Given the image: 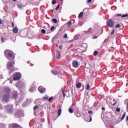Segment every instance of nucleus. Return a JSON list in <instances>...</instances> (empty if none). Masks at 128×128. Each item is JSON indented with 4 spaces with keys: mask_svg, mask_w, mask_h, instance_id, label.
<instances>
[{
    "mask_svg": "<svg viewBox=\"0 0 128 128\" xmlns=\"http://www.w3.org/2000/svg\"><path fill=\"white\" fill-rule=\"evenodd\" d=\"M4 54L6 58L9 60H11L12 62H8L7 63V68L9 70L12 72L14 68V52L12 50H6L4 52Z\"/></svg>",
    "mask_w": 128,
    "mask_h": 128,
    "instance_id": "f257e3e1",
    "label": "nucleus"
},
{
    "mask_svg": "<svg viewBox=\"0 0 128 128\" xmlns=\"http://www.w3.org/2000/svg\"><path fill=\"white\" fill-rule=\"evenodd\" d=\"M20 78H22V74H20V73L18 72L16 74L14 75V80H20Z\"/></svg>",
    "mask_w": 128,
    "mask_h": 128,
    "instance_id": "f03ea898",
    "label": "nucleus"
},
{
    "mask_svg": "<svg viewBox=\"0 0 128 128\" xmlns=\"http://www.w3.org/2000/svg\"><path fill=\"white\" fill-rule=\"evenodd\" d=\"M13 96H14V100H16L17 104H18V102H21L22 98H18V94H14L13 95Z\"/></svg>",
    "mask_w": 128,
    "mask_h": 128,
    "instance_id": "7ed1b4c3",
    "label": "nucleus"
},
{
    "mask_svg": "<svg viewBox=\"0 0 128 128\" xmlns=\"http://www.w3.org/2000/svg\"><path fill=\"white\" fill-rule=\"evenodd\" d=\"M107 24L110 28H112L114 26V21L112 20H109L107 22Z\"/></svg>",
    "mask_w": 128,
    "mask_h": 128,
    "instance_id": "20e7f679",
    "label": "nucleus"
},
{
    "mask_svg": "<svg viewBox=\"0 0 128 128\" xmlns=\"http://www.w3.org/2000/svg\"><path fill=\"white\" fill-rule=\"evenodd\" d=\"M38 90L41 94H44V92H46V89L42 86H40L38 88Z\"/></svg>",
    "mask_w": 128,
    "mask_h": 128,
    "instance_id": "39448f33",
    "label": "nucleus"
},
{
    "mask_svg": "<svg viewBox=\"0 0 128 128\" xmlns=\"http://www.w3.org/2000/svg\"><path fill=\"white\" fill-rule=\"evenodd\" d=\"M10 98V94H6L4 96V99L5 102H8Z\"/></svg>",
    "mask_w": 128,
    "mask_h": 128,
    "instance_id": "423d86ee",
    "label": "nucleus"
},
{
    "mask_svg": "<svg viewBox=\"0 0 128 128\" xmlns=\"http://www.w3.org/2000/svg\"><path fill=\"white\" fill-rule=\"evenodd\" d=\"M72 66L74 68H77L78 66V61H73L72 62Z\"/></svg>",
    "mask_w": 128,
    "mask_h": 128,
    "instance_id": "0eeeda50",
    "label": "nucleus"
},
{
    "mask_svg": "<svg viewBox=\"0 0 128 128\" xmlns=\"http://www.w3.org/2000/svg\"><path fill=\"white\" fill-rule=\"evenodd\" d=\"M52 74H54V76H58L60 74V72L56 70H52Z\"/></svg>",
    "mask_w": 128,
    "mask_h": 128,
    "instance_id": "6e6552de",
    "label": "nucleus"
},
{
    "mask_svg": "<svg viewBox=\"0 0 128 128\" xmlns=\"http://www.w3.org/2000/svg\"><path fill=\"white\" fill-rule=\"evenodd\" d=\"M12 32L14 34H18V28L16 27H14L12 30Z\"/></svg>",
    "mask_w": 128,
    "mask_h": 128,
    "instance_id": "1a4fd4ad",
    "label": "nucleus"
},
{
    "mask_svg": "<svg viewBox=\"0 0 128 128\" xmlns=\"http://www.w3.org/2000/svg\"><path fill=\"white\" fill-rule=\"evenodd\" d=\"M12 128H20V125L18 124H11Z\"/></svg>",
    "mask_w": 128,
    "mask_h": 128,
    "instance_id": "9d476101",
    "label": "nucleus"
},
{
    "mask_svg": "<svg viewBox=\"0 0 128 128\" xmlns=\"http://www.w3.org/2000/svg\"><path fill=\"white\" fill-rule=\"evenodd\" d=\"M81 86H82V83L78 82L76 84V88H80Z\"/></svg>",
    "mask_w": 128,
    "mask_h": 128,
    "instance_id": "9b49d317",
    "label": "nucleus"
},
{
    "mask_svg": "<svg viewBox=\"0 0 128 128\" xmlns=\"http://www.w3.org/2000/svg\"><path fill=\"white\" fill-rule=\"evenodd\" d=\"M60 52L57 51V55L56 56V60H60Z\"/></svg>",
    "mask_w": 128,
    "mask_h": 128,
    "instance_id": "f8f14e48",
    "label": "nucleus"
},
{
    "mask_svg": "<svg viewBox=\"0 0 128 128\" xmlns=\"http://www.w3.org/2000/svg\"><path fill=\"white\" fill-rule=\"evenodd\" d=\"M36 90V88L35 87H30V91L31 92H32Z\"/></svg>",
    "mask_w": 128,
    "mask_h": 128,
    "instance_id": "ddd939ff",
    "label": "nucleus"
},
{
    "mask_svg": "<svg viewBox=\"0 0 128 128\" xmlns=\"http://www.w3.org/2000/svg\"><path fill=\"white\" fill-rule=\"evenodd\" d=\"M4 92H10V89L8 88H4Z\"/></svg>",
    "mask_w": 128,
    "mask_h": 128,
    "instance_id": "4468645a",
    "label": "nucleus"
},
{
    "mask_svg": "<svg viewBox=\"0 0 128 128\" xmlns=\"http://www.w3.org/2000/svg\"><path fill=\"white\" fill-rule=\"evenodd\" d=\"M126 113L124 112V114H122V117L121 118V120H123L124 119V118H126Z\"/></svg>",
    "mask_w": 128,
    "mask_h": 128,
    "instance_id": "2eb2a0df",
    "label": "nucleus"
},
{
    "mask_svg": "<svg viewBox=\"0 0 128 128\" xmlns=\"http://www.w3.org/2000/svg\"><path fill=\"white\" fill-rule=\"evenodd\" d=\"M17 6L18 8H24V5L22 4H18Z\"/></svg>",
    "mask_w": 128,
    "mask_h": 128,
    "instance_id": "dca6fc26",
    "label": "nucleus"
},
{
    "mask_svg": "<svg viewBox=\"0 0 128 128\" xmlns=\"http://www.w3.org/2000/svg\"><path fill=\"white\" fill-rule=\"evenodd\" d=\"M58 116H60V114H62V109L59 108L58 111Z\"/></svg>",
    "mask_w": 128,
    "mask_h": 128,
    "instance_id": "f3484780",
    "label": "nucleus"
},
{
    "mask_svg": "<svg viewBox=\"0 0 128 128\" xmlns=\"http://www.w3.org/2000/svg\"><path fill=\"white\" fill-rule=\"evenodd\" d=\"M48 99V95H46V96H44L42 98V100H46Z\"/></svg>",
    "mask_w": 128,
    "mask_h": 128,
    "instance_id": "a211bd4d",
    "label": "nucleus"
},
{
    "mask_svg": "<svg viewBox=\"0 0 128 128\" xmlns=\"http://www.w3.org/2000/svg\"><path fill=\"white\" fill-rule=\"evenodd\" d=\"M72 24V21H69L68 23V28H70V26Z\"/></svg>",
    "mask_w": 128,
    "mask_h": 128,
    "instance_id": "6ab92c4d",
    "label": "nucleus"
},
{
    "mask_svg": "<svg viewBox=\"0 0 128 128\" xmlns=\"http://www.w3.org/2000/svg\"><path fill=\"white\" fill-rule=\"evenodd\" d=\"M68 110L70 114H72V112H74V110H72V108H69Z\"/></svg>",
    "mask_w": 128,
    "mask_h": 128,
    "instance_id": "aec40b11",
    "label": "nucleus"
},
{
    "mask_svg": "<svg viewBox=\"0 0 128 128\" xmlns=\"http://www.w3.org/2000/svg\"><path fill=\"white\" fill-rule=\"evenodd\" d=\"M38 105H36L34 108V110H38Z\"/></svg>",
    "mask_w": 128,
    "mask_h": 128,
    "instance_id": "412c9836",
    "label": "nucleus"
},
{
    "mask_svg": "<svg viewBox=\"0 0 128 128\" xmlns=\"http://www.w3.org/2000/svg\"><path fill=\"white\" fill-rule=\"evenodd\" d=\"M98 51H94V56H98Z\"/></svg>",
    "mask_w": 128,
    "mask_h": 128,
    "instance_id": "4be33fe9",
    "label": "nucleus"
},
{
    "mask_svg": "<svg viewBox=\"0 0 128 128\" xmlns=\"http://www.w3.org/2000/svg\"><path fill=\"white\" fill-rule=\"evenodd\" d=\"M116 112H120V108H116Z\"/></svg>",
    "mask_w": 128,
    "mask_h": 128,
    "instance_id": "5701e85b",
    "label": "nucleus"
},
{
    "mask_svg": "<svg viewBox=\"0 0 128 128\" xmlns=\"http://www.w3.org/2000/svg\"><path fill=\"white\" fill-rule=\"evenodd\" d=\"M52 22H54V24H57V22H58V20H57L56 19V18H54V19L52 20Z\"/></svg>",
    "mask_w": 128,
    "mask_h": 128,
    "instance_id": "b1692460",
    "label": "nucleus"
},
{
    "mask_svg": "<svg viewBox=\"0 0 128 128\" xmlns=\"http://www.w3.org/2000/svg\"><path fill=\"white\" fill-rule=\"evenodd\" d=\"M86 90H90V84H87V86L86 88Z\"/></svg>",
    "mask_w": 128,
    "mask_h": 128,
    "instance_id": "393cba45",
    "label": "nucleus"
},
{
    "mask_svg": "<svg viewBox=\"0 0 128 128\" xmlns=\"http://www.w3.org/2000/svg\"><path fill=\"white\" fill-rule=\"evenodd\" d=\"M84 16V12H81L79 14L78 16H79V18H80V16Z\"/></svg>",
    "mask_w": 128,
    "mask_h": 128,
    "instance_id": "a878e982",
    "label": "nucleus"
},
{
    "mask_svg": "<svg viewBox=\"0 0 128 128\" xmlns=\"http://www.w3.org/2000/svg\"><path fill=\"white\" fill-rule=\"evenodd\" d=\"M41 32H42V34H46V30L44 29H42L41 30Z\"/></svg>",
    "mask_w": 128,
    "mask_h": 128,
    "instance_id": "bb28decb",
    "label": "nucleus"
},
{
    "mask_svg": "<svg viewBox=\"0 0 128 128\" xmlns=\"http://www.w3.org/2000/svg\"><path fill=\"white\" fill-rule=\"evenodd\" d=\"M126 17H128V14H125L122 16V18H126Z\"/></svg>",
    "mask_w": 128,
    "mask_h": 128,
    "instance_id": "cd10ccee",
    "label": "nucleus"
},
{
    "mask_svg": "<svg viewBox=\"0 0 128 128\" xmlns=\"http://www.w3.org/2000/svg\"><path fill=\"white\" fill-rule=\"evenodd\" d=\"M58 8H60V4L58 5V6L56 8V10H58Z\"/></svg>",
    "mask_w": 128,
    "mask_h": 128,
    "instance_id": "c85d7f7f",
    "label": "nucleus"
},
{
    "mask_svg": "<svg viewBox=\"0 0 128 128\" xmlns=\"http://www.w3.org/2000/svg\"><path fill=\"white\" fill-rule=\"evenodd\" d=\"M56 4V0H52V4Z\"/></svg>",
    "mask_w": 128,
    "mask_h": 128,
    "instance_id": "c756f323",
    "label": "nucleus"
},
{
    "mask_svg": "<svg viewBox=\"0 0 128 128\" xmlns=\"http://www.w3.org/2000/svg\"><path fill=\"white\" fill-rule=\"evenodd\" d=\"M116 28H120V24H118L117 25H116Z\"/></svg>",
    "mask_w": 128,
    "mask_h": 128,
    "instance_id": "7c9ffc66",
    "label": "nucleus"
},
{
    "mask_svg": "<svg viewBox=\"0 0 128 128\" xmlns=\"http://www.w3.org/2000/svg\"><path fill=\"white\" fill-rule=\"evenodd\" d=\"M68 38V34H65L64 36V38Z\"/></svg>",
    "mask_w": 128,
    "mask_h": 128,
    "instance_id": "2f4dec72",
    "label": "nucleus"
},
{
    "mask_svg": "<svg viewBox=\"0 0 128 128\" xmlns=\"http://www.w3.org/2000/svg\"><path fill=\"white\" fill-rule=\"evenodd\" d=\"M55 40H56V37H54V38H52V43H54V42Z\"/></svg>",
    "mask_w": 128,
    "mask_h": 128,
    "instance_id": "473e14b6",
    "label": "nucleus"
},
{
    "mask_svg": "<svg viewBox=\"0 0 128 128\" xmlns=\"http://www.w3.org/2000/svg\"><path fill=\"white\" fill-rule=\"evenodd\" d=\"M1 41H2V42H4V38H1Z\"/></svg>",
    "mask_w": 128,
    "mask_h": 128,
    "instance_id": "72a5a7b5",
    "label": "nucleus"
},
{
    "mask_svg": "<svg viewBox=\"0 0 128 128\" xmlns=\"http://www.w3.org/2000/svg\"><path fill=\"white\" fill-rule=\"evenodd\" d=\"M114 34V30H112V32H111V35L112 36Z\"/></svg>",
    "mask_w": 128,
    "mask_h": 128,
    "instance_id": "f704fd0d",
    "label": "nucleus"
},
{
    "mask_svg": "<svg viewBox=\"0 0 128 128\" xmlns=\"http://www.w3.org/2000/svg\"><path fill=\"white\" fill-rule=\"evenodd\" d=\"M88 114H92V111H88Z\"/></svg>",
    "mask_w": 128,
    "mask_h": 128,
    "instance_id": "c9c22d12",
    "label": "nucleus"
},
{
    "mask_svg": "<svg viewBox=\"0 0 128 128\" xmlns=\"http://www.w3.org/2000/svg\"><path fill=\"white\" fill-rule=\"evenodd\" d=\"M125 103L126 104H128V99L125 100Z\"/></svg>",
    "mask_w": 128,
    "mask_h": 128,
    "instance_id": "e433bc0d",
    "label": "nucleus"
},
{
    "mask_svg": "<svg viewBox=\"0 0 128 128\" xmlns=\"http://www.w3.org/2000/svg\"><path fill=\"white\" fill-rule=\"evenodd\" d=\"M52 100V97H50L48 99V102H50Z\"/></svg>",
    "mask_w": 128,
    "mask_h": 128,
    "instance_id": "4c0bfd02",
    "label": "nucleus"
},
{
    "mask_svg": "<svg viewBox=\"0 0 128 128\" xmlns=\"http://www.w3.org/2000/svg\"><path fill=\"white\" fill-rule=\"evenodd\" d=\"M2 24V20L0 18V24Z\"/></svg>",
    "mask_w": 128,
    "mask_h": 128,
    "instance_id": "58836bf2",
    "label": "nucleus"
},
{
    "mask_svg": "<svg viewBox=\"0 0 128 128\" xmlns=\"http://www.w3.org/2000/svg\"><path fill=\"white\" fill-rule=\"evenodd\" d=\"M62 94H64V96H66V94H64V90H62Z\"/></svg>",
    "mask_w": 128,
    "mask_h": 128,
    "instance_id": "ea45409f",
    "label": "nucleus"
},
{
    "mask_svg": "<svg viewBox=\"0 0 128 128\" xmlns=\"http://www.w3.org/2000/svg\"><path fill=\"white\" fill-rule=\"evenodd\" d=\"M38 102V100H36L35 101H34V104H36V103Z\"/></svg>",
    "mask_w": 128,
    "mask_h": 128,
    "instance_id": "a19ab883",
    "label": "nucleus"
},
{
    "mask_svg": "<svg viewBox=\"0 0 128 128\" xmlns=\"http://www.w3.org/2000/svg\"><path fill=\"white\" fill-rule=\"evenodd\" d=\"M54 30V26H52V27L51 28V30Z\"/></svg>",
    "mask_w": 128,
    "mask_h": 128,
    "instance_id": "79ce46f5",
    "label": "nucleus"
},
{
    "mask_svg": "<svg viewBox=\"0 0 128 128\" xmlns=\"http://www.w3.org/2000/svg\"><path fill=\"white\" fill-rule=\"evenodd\" d=\"M59 48H60V50H62V46H60Z\"/></svg>",
    "mask_w": 128,
    "mask_h": 128,
    "instance_id": "37998d69",
    "label": "nucleus"
},
{
    "mask_svg": "<svg viewBox=\"0 0 128 128\" xmlns=\"http://www.w3.org/2000/svg\"><path fill=\"white\" fill-rule=\"evenodd\" d=\"M92 38L93 40H94V38H98V36H94Z\"/></svg>",
    "mask_w": 128,
    "mask_h": 128,
    "instance_id": "c03bdc74",
    "label": "nucleus"
},
{
    "mask_svg": "<svg viewBox=\"0 0 128 128\" xmlns=\"http://www.w3.org/2000/svg\"><path fill=\"white\" fill-rule=\"evenodd\" d=\"M117 16H122V14H118Z\"/></svg>",
    "mask_w": 128,
    "mask_h": 128,
    "instance_id": "a18cd8bd",
    "label": "nucleus"
},
{
    "mask_svg": "<svg viewBox=\"0 0 128 128\" xmlns=\"http://www.w3.org/2000/svg\"><path fill=\"white\" fill-rule=\"evenodd\" d=\"M92 0H88V4L92 2Z\"/></svg>",
    "mask_w": 128,
    "mask_h": 128,
    "instance_id": "49530a36",
    "label": "nucleus"
},
{
    "mask_svg": "<svg viewBox=\"0 0 128 128\" xmlns=\"http://www.w3.org/2000/svg\"><path fill=\"white\" fill-rule=\"evenodd\" d=\"M126 112H128V104L126 106Z\"/></svg>",
    "mask_w": 128,
    "mask_h": 128,
    "instance_id": "de8ad7c7",
    "label": "nucleus"
},
{
    "mask_svg": "<svg viewBox=\"0 0 128 128\" xmlns=\"http://www.w3.org/2000/svg\"><path fill=\"white\" fill-rule=\"evenodd\" d=\"M126 122H128V116H126Z\"/></svg>",
    "mask_w": 128,
    "mask_h": 128,
    "instance_id": "09e8293b",
    "label": "nucleus"
},
{
    "mask_svg": "<svg viewBox=\"0 0 128 128\" xmlns=\"http://www.w3.org/2000/svg\"><path fill=\"white\" fill-rule=\"evenodd\" d=\"M12 26L14 27V22H12Z\"/></svg>",
    "mask_w": 128,
    "mask_h": 128,
    "instance_id": "8fccbe9b",
    "label": "nucleus"
},
{
    "mask_svg": "<svg viewBox=\"0 0 128 128\" xmlns=\"http://www.w3.org/2000/svg\"><path fill=\"white\" fill-rule=\"evenodd\" d=\"M74 42V40H71L68 42Z\"/></svg>",
    "mask_w": 128,
    "mask_h": 128,
    "instance_id": "3c124183",
    "label": "nucleus"
},
{
    "mask_svg": "<svg viewBox=\"0 0 128 128\" xmlns=\"http://www.w3.org/2000/svg\"><path fill=\"white\" fill-rule=\"evenodd\" d=\"M116 102L113 104V106H115V105H116Z\"/></svg>",
    "mask_w": 128,
    "mask_h": 128,
    "instance_id": "603ef678",
    "label": "nucleus"
},
{
    "mask_svg": "<svg viewBox=\"0 0 128 128\" xmlns=\"http://www.w3.org/2000/svg\"><path fill=\"white\" fill-rule=\"evenodd\" d=\"M82 46H86V44H83Z\"/></svg>",
    "mask_w": 128,
    "mask_h": 128,
    "instance_id": "864d4df0",
    "label": "nucleus"
},
{
    "mask_svg": "<svg viewBox=\"0 0 128 128\" xmlns=\"http://www.w3.org/2000/svg\"><path fill=\"white\" fill-rule=\"evenodd\" d=\"M102 110H105V108L103 107V108H102Z\"/></svg>",
    "mask_w": 128,
    "mask_h": 128,
    "instance_id": "5fc2aeb1",
    "label": "nucleus"
},
{
    "mask_svg": "<svg viewBox=\"0 0 128 128\" xmlns=\"http://www.w3.org/2000/svg\"><path fill=\"white\" fill-rule=\"evenodd\" d=\"M113 102H116V99L114 98L113 99Z\"/></svg>",
    "mask_w": 128,
    "mask_h": 128,
    "instance_id": "6e6d98bb",
    "label": "nucleus"
},
{
    "mask_svg": "<svg viewBox=\"0 0 128 128\" xmlns=\"http://www.w3.org/2000/svg\"><path fill=\"white\" fill-rule=\"evenodd\" d=\"M13 2H16V0H12Z\"/></svg>",
    "mask_w": 128,
    "mask_h": 128,
    "instance_id": "4d7b16f0",
    "label": "nucleus"
},
{
    "mask_svg": "<svg viewBox=\"0 0 128 128\" xmlns=\"http://www.w3.org/2000/svg\"><path fill=\"white\" fill-rule=\"evenodd\" d=\"M10 84H12V82L10 81Z\"/></svg>",
    "mask_w": 128,
    "mask_h": 128,
    "instance_id": "13d9d810",
    "label": "nucleus"
},
{
    "mask_svg": "<svg viewBox=\"0 0 128 128\" xmlns=\"http://www.w3.org/2000/svg\"><path fill=\"white\" fill-rule=\"evenodd\" d=\"M89 30H92V28H89Z\"/></svg>",
    "mask_w": 128,
    "mask_h": 128,
    "instance_id": "bf43d9fd",
    "label": "nucleus"
},
{
    "mask_svg": "<svg viewBox=\"0 0 128 128\" xmlns=\"http://www.w3.org/2000/svg\"><path fill=\"white\" fill-rule=\"evenodd\" d=\"M90 122H92V118H90Z\"/></svg>",
    "mask_w": 128,
    "mask_h": 128,
    "instance_id": "052dcab7",
    "label": "nucleus"
},
{
    "mask_svg": "<svg viewBox=\"0 0 128 128\" xmlns=\"http://www.w3.org/2000/svg\"><path fill=\"white\" fill-rule=\"evenodd\" d=\"M27 62L28 64H30V61L28 62Z\"/></svg>",
    "mask_w": 128,
    "mask_h": 128,
    "instance_id": "680f3d73",
    "label": "nucleus"
},
{
    "mask_svg": "<svg viewBox=\"0 0 128 128\" xmlns=\"http://www.w3.org/2000/svg\"><path fill=\"white\" fill-rule=\"evenodd\" d=\"M84 64H85V66H86V63H85Z\"/></svg>",
    "mask_w": 128,
    "mask_h": 128,
    "instance_id": "e2e57ef3",
    "label": "nucleus"
},
{
    "mask_svg": "<svg viewBox=\"0 0 128 128\" xmlns=\"http://www.w3.org/2000/svg\"><path fill=\"white\" fill-rule=\"evenodd\" d=\"M61 0V2H63L64 1V0Z\"/></svg>",
    "mask_w": 128,
    "mask_h": 128,
    "instance_id": "0e129e2a",
    "label": "nucleus"
},
{
    "mask_svg": "<svg viewBox=\"0 0 128 128\" xmlns=\"http://www.w3.org/2000/svg\"><path fill=\"white\" fill-rule=\"evenodd\" d=\"M52 12H54V10H52Z\"/></svg>",
    "mask_w": 128,
    "mask_h": 128,
    "instance_id": "69168bd1",
    "label": "nucleus"
}]
</instances>
